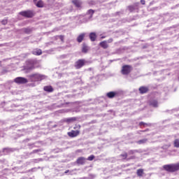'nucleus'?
I'll use <instances>...</instances> for the list:
<instances>
[{"label": "nucleus", "mask_w": 179, "mask_h": 179, "mask_svg": "<svg viewBox=\"0 0 179 179\" xmlns=\"http://www.w3.org/2000/svg\"><path fill=\"white\" fill-rule=\"evenodd\" d=\"M27 78L28 82H33L34 83L36 82H41V80H44V79L47 78V76L44 74H40L38 73H35L29 75Z\"/></svg>", "instance_id": "f257e3e1"}, {"label": "nucleus", "mask_w": 179, "mask_h": 179, "mask_svg": "<svg viewBox=\"0 0 179 179\" xmlns=\"http://www.w3.org/2000/svg\"><path fill=\"white\" fill-rule=\"evenodd\" d=\"M162 170L166 173H176L179 171V162L176 164H165L162 166Z\"/></svg>", "instance_id": "f03ea898"}, {"label": "nucleus", "mask_w": 179, "mask_h": 179, "mask_svg": "<svg viewBox=\"0 0 179 179\" xmlns=\"http://www.w3.org/2000/svg\"><path fill=\"white\" fill-rule=\"evenodd\" d=\"M34 65H36V61L28 59L25 62V65L23 66V70L25 71L26 73H29L36 68Z\"/></svg>", "instance_id": "7ed1b4c3"}, {"label": "nucleus", "mask_w": 179, "mask_h": 179, "mask_svg": "<svg viewBox=\"0 0 179 179\" xmlns=\"http://www.w3.org/2000/svg\"><path fill=\"white\" fill-rule=\"evenodd\" d=\"M131 71H134V67L129 64H125L122 66L121 73L122 75L127 76Z\"/></svg>", "instance_id": "20e7f679"}, {"label": "nucleus", "mask_w": 179, "mask_h": 179, "mask_svg": "<svg viewBox=\"0 0 179 179\" xmlns=\"http://www.w3.org/2000/svg\"><path fill=\"white\" fill-rule=\"evenodd\" d=\"M85 65H87V61L85 59H80L75 62L74 67L76 69H80Z\"/></svg>", "instance_id": "39448f33"}, {"label": "nucleus", "mask_w": 179, "mask_h": 179, "mask_svg": "<svg viewBox=\"0 0 179 179\" xmlns=\"http://www.w3.org/2000/svg\"><path fill=\"white\" fill-rule=\"evenodd\" d=\"M19 15L23 16L24 17H27L28 19H30L34 16V11L30 10H24L20 12Z\"/></svg>", "instance_id": "423d86ee"}, {"label": "nucleus", "mask_w": 179, "mask_h": 179, "mask_svg": "<svg viewBox=\"0 0 179 179\" xmlns=\"http://www.w3.org/2000/svg\"><path fill=\"white\" fill-rule=\"evenodd\" d=\"M13 82L17 83V85H26L29 83V79L24 77H17L14 79Z\"/></svg>", "instance_id": "0eeeda50"}, {"label": "nucleus", "mask_w": 179, "mask_h": 179, "mask_svg": "<svg viewBox=\"0 0 179 179\" xmlns=\"http://www.w3.org/2000/svg\"><path fill=\"white\" fill-rule=\"evenodd\" d=\"M120 96H121V92L118 91H111L106 93V97L108 99H114V97H120Z\"/></svg>", "instance_id": "6e6552de"}, {"label": "nucleus", "mask_w": 179, "mask_h": 179, "mask_svg": "<svg viewBox=\"0 0 179 179\" xmlns=\"http://www.w3.org/2000/svg\"><path fill=\"white\" fill-rule=\"evenodd\" d=\"M87 15H90V16L88 17V18L84 17L83 19V22H88L89 20H90V19L93 17V15H94V10L92 9L88 10L87 12Z\"/></svg>", "instance_id": "1a4fd4ad"}, {"label": "nucleus", "mask_w": 179, "mask_h": 179, "mask_svg": "<svg viewBox=\"0 0 179 179\" xmlns=\"http://www.w3.org/2000/svg\"><path fill=\"white\" fill-rule=\"evenodd\" d=\"M80 134V131L79 130H71L70 132H68V135L70 136V138H76Z\"/></svg>", "instance_id": "9d476101"}, {"label": "nucleus", "mask_w": 179, "mask_h": 179, "mask_svg": "<svg viewBox=\"0 0 179 179\" xmlns=\"http://www.w3.org/2000/svg\"><path fill=\"white\" fill-rule=\"evenodd\" d=\"M128 9L129 12H135V10H138L139 9V3H136L133 6H129Z\"/></svg>", "instance_id": "9b49d317"}, {"label": "nucleus", "mask_w": 179, "mask_h": 179, "mask_svg": "<svg viewBox=\"0 0 179 179\" xmlns=\"http://www.w3.org/2000/svg\"><path fill=\"white\" fill-rule=\"evenodd\" d=\"M138 92L140 94H145L149 92V87H145V86H141L138 89Z\"/></svg>", "instance_id": "f8f14e48"}, {"label": "nucleus", "mask_w": 179, "mask_h": 179, "mask_svg": "<svg viewBox=\"0 0 179 179\" xmlns=\"http://www.w3.org/2000/svg\"><path fill=\"white\" fill-rule=\"evenodd\" d=\"M13 152H15V149L10 148H5L2 150L3 155H9V153H12Z\"/></svg>", "instance_id": "ddd939ff"}, {"label": "nucleus", "mask_w": 179, "mask_h": 179, "mask_svg": "<svg viewBox=\"0 0 179 179\" xmlns=\"http://www.w3.org/2000/svg\"><path fill=\"white\" fill-rule=\"evenodd\" d=\"M149 105L154 108H157L159 107V102L156 99H152L149 101Z\"/></svg>", "instance_id": "4468645a"}, {"label": "nucleus", "mask_w": 179, "mask_h": 179, "mask_svg": "<svg viewBox=\"0 0 179 179\" xmlns=\"http://www.w3.org/2000/svg\"><path fill=\"white\" fill-rule=\"evenodd\" d=\"M72 3L76 8H82V4L83 3L80 0H73Z\"/></svg>", "instance_id": "2eb2a0df"}, {"label": "nucleus", "mask_w": 179, "mask_h": 179, "mask_svg": "<svg viewBox=\"0 0 179 179\" xmlns=\"http://www.w3.org/2000/svg\"><path fill=\"white\" fill-rule=\"evenodd\" d=\"M99 45L103 50H107V48H108V43H107V41H103L100 42Z\"/></svg>", "instance_id": "dca6fc26"}, {"label": "nucleus", "mask_w": 179, "mask_h": 179, "mask_svg": "<svg viewBox=\"0 0 179 179\" xmlns=\"http://www.w3.org/2000/svg\"><path fill=\"white\" fill-rule=\"evenodd\" d=\"M43 90L48 93H52V92H54V88L51 85H47L43 87Z\"/></svg>", "instance_id": "f3484780"}, {"label": "nucleus", "mask_w": 179, "mask_h": 179, "mask_svg": "<svg viewBox=\"0 0 179 179\" xmlns=\"http://www.w3.org/2000/svg\"><path fill=\"white\" fill-rule=\"evenodd\" d=\"M85 162H86V158L83 157H78L76 161V163L78 164H81V165L85 164Z\"/></svg>", "instance_id": "a211bd4d"}, {"label": "nucleus", "mask_w": 179, "mask_h": 179, "mask_svg": "<svg viewBox=\"0 0 179 179\" xmlns=\"http://www.w3.org/2000/svg\"><path fill=\"white\" fill-rule=\"evenodd\" d=\"M90 40H91V41H96V38H97V35L96 34L95 32H91L90 34Z\"/></svg>", "instance_id": "6ab92c4d"}, {"label": "nucleus", "mask_w": 179, "mask_h": 179, "mask_svg": "<svg viewBox=\"0 0 179 179\" xmlns=\"http://www.w3.org/2000/svg\"><path fill=\"white\" fill-rule=\"evenodd\" d=\"M22 31H24L25 34H31V32L33 31V28H30V27L23 28Z\"/></svg>", "instance_id": "aec40b11"}, {"label": "nucleus", "mask_w": 179, "mask_h": 179, "mask_svg": "<svg viewBox=\"0 0 179 179\" xmlns=\"http://www.w3.org/2000/svg\"><path fill=\"white\" fill-rule=\"evenodd\" d=\"M85 34H81L77 37V41L78 43H82L83 41V39L85 38Z\"/></svg>", "instance_id": "412c9836"}, {"label": "nucleus", "mask_w": 179, "mask_h": 179, "mask_svg": "<svg viewBox=\"0 0 179 179\" xmlns=\"http://www.w3.org/2000/svg\"><path fill=\"white\" fill-rule=\"evenodd\" d=\"M87 51H89V48L87 47V45L86 43L83 44V48H82V52H84V54L87 53Z\"/></svg>", "instance_id": "4be33fe9"}, {"label": "nucleus", "mask_w": 179, "mask_h": 179, "mask_svg": "<svg viewBox=\"0 0 179 179\" xmlns=\"http://www.w3.org/2000/svg\"><path fill=\"white\" fill-rule=\"evenodd\" d=\"M148 143V138H143L141 140L136 141V143L138 145H145V143Z\"/></svg>", "instance_id": "5701e85b"}, {"label": "nucleus", "mask_w": 179, "mask_h": 179, "mask_svg": "<svg viewBox=\"0 0 179 179\" xmlns=\"http://www.w3.org/2000/svg\"><path fill=\"white\" fill-rule=\"evenodd\" d=\"M36 6H37V8H43L44 7V2H43L42 0H39L36 3Z\"/></svg>", "instance_id": "b1692460"}, {"label": "nucleus", "mask_w": 179, "mask_h": 179, "mask_svg": "<svg viewBox=\"0 0 179 179\" xmlns=\"http://www.w3.org/2000/svg\"><path fill=\"white\" fill-rule=\"evenodd\" d=\"M136 174L138 177H142V176H143V169H138Z\"/></svg>", "instance_id": "393cba45"}, {"label": "nucleus", "mask_w": 179, "mask_h": 179, "mask_svg": "<svg viewBox=\"0 0 179 179\" xmlns=\"http://www.w3.org/2000/svg\"><path fill=\"white\" fill-rule=\"evenodd\" d=\"M34 55H41L43 51L41 49L37 50L36 51L33 52Z\"/></svg>", "instance_id": "a878e982"}, {"label": "nucleus", "mask_w": 179, "mask_h": 179, "mask_svg": "<svg viewBox=\"0 0 179 179\" xmlns=\"http://www.w3.org/2000/svg\"><path fill=\"white\" fill-rule=\"evenodd\" d=\"M76 120V118H75V117H69V118L64 119V122H72L75 121Z\"/></svg>", "instance_id": "bb28decb"}, {"label": "nucleus", "mask_w": 179, "mask_h": 179, "mask_svg": "<svg viewBox=\"0 0 179 179\" xmlns=\"http://www.w3.org/2000/svg\"><path fill=\"white\" fill-rule=\"evenodd\" d=\"M173 146H174V148H179V139L178 138L175 139V141L173 142Z\"/></svg>", "instance_id": "cd10ccee"}, {"label": "nucleus", "mask_w": 179, "mask_h": 179, "mask_svg": "<svg viewBox=\"0 0 179 179\" xmlns=\"http://www.w3.org/2000/svg\"><path fill=\"white\" fill-rule=\"evenodd\" d=\"M135 153H138V150H131L128 152V155H135Z\"/></svg>", "instance_id": "c85d7f7f"}, {"label": "nucleus", "mask_w": 179, "mask_h": 179, "mask_svg": "<svg viewBox=\"0 0 179 179\" xmlns=\"http://www.w3.org/2000/svg\"><path fill=\"white\" fill-rule=\"evenodd\" d=\"M120 157H123V160H125L127 157H128V154L127 152H124V154H121Z\"/></svg>", "instance_id": "c756f323"}, {"label": "nucleus", "mask_w": 179, "mask_h": 179, "mask_svg": "<svg viewBox=\"0 0 179 179\" xmlns=\"http://www.w3.org/2000/svg\"><path fill=\"white\" fill-rule=\"evenodd\" d=\"M5 135H6L5 134V130H1L0 131V138H4L5 137Z\"/></svg>", "instance_id": "7c9ffc66"}, {"label": "nucleus", "mask_w": 179, "mask_h": 179, "mask_svg": "<svg viewBox=\"0 0 179 179\" xmlns=\"http://www.w3.org/2000/svg\"><path fill=\"white\" fill-rule=\"evenodd\" d=\"M38 152H41V149L34 150L32 152H31L29 153V155H33L34 153H38Z\"/></svg>", "instance_id": "2f4dec72"}, {"label": "nucleus", "mask_w": 179, "mask_h": 179, "mask_svg": "<svg viewBox=\"0 0 179 179\" xmlns=\"http://www.w3.org/2000/svg\"><path fill=\"white\" fill-rule=\"evenodd\" d=\"M122 13H123L122 11H117L113 14V16L115 17L120 16V15H122Z\"/></svg>", "instance_id": "473e14b6"}, {"label": "nucleus", "mask_w": 179, "mask_h": 179, "mask_svg": "<svg viewBox=\"0 0 179 179\" xmlns=\"http://www.w3.org/2000/svg\"><path fill=\"white\" fill-rule=\"evenodd\" d=\"M94 156L93 155H92L90 157H88L87 160H89L90 162H92V160H94Z\"/></svg>", "instance_id": "72a5a7b5"}, {"label": "nucleus", "mask_w": 179, "mask_h": 179, "mask_svg": "<svg viewBox=\"0 0 179 179\" xmlns=\"http://www.w3.org/2000/svg\"><path fill=\"white\" fill-rule=\"evenodd\" d=\"M59 38L62 41V43H64V36L63 35L59 36Z\"/></svg>", "instance_id": "f704fd0d"}, {"label": "nucleus", "mask_w": 179, "mask_h": 179, "mask_svg": "<svg viewBox=\"0 0 179 179\" xmlns=\"http://www.w3.org/2000/svg\"><path fill=\"white\" fill-rule=\"evenodd\" d=\"M28 146L29 149H33V148L34 147V143H29Z\"/></svg>", "instance_id": "c9c22d12"}, {"label": "nucleus", "mask_w": 179, "mask_h": 179, "mask_svg": "<svg viewBox=\"0 0 179 179\" xmlns=\"http://www.w3.org/2000/svg\"><path fill=\"white\" fill-rule=\"evenodd\" d=\"M145 124H146V123H145V122H140L139 124H138V125H139L140 127H142V125H143V126L145 127Z\"/></svg>", "instance_id": "e433bc0d"}, {"label": "nucleus", "mask_w": 179, "mask_h": 179, "mask_svg": "<svg viewBox=\"0 0 179 179\" xmlns=\"http://www.w3.org/2000/svg\"><path fill=\"white\" fill-rule=\"evenodd\" d=\"M107 41V43H113V41H114V39H113L112 38H109L108 41Z\"/></svg>", "instance_id": "4c0bfd02"}, {"label": "nucleus", "mask_w": 179, "mask_h": 179, "mask_svg": "<svg viewBox=\"0 0 179 179\" xmlns=\"http://www.w3.org/2000/svg\"><path fill=\"white\" fill-rule=\"evenodd\" d=\"M1 23H2V24H6L8 23V21L6 20H3L1 21Z\"/></svg>", "instance_id": "58836bf2"}, {"label": "nucleus", "mask_w": 179, "mask_h": 179, "mask_svg": "<svg viewBox=\"0 0 179 179\" xmlns=\"http://www.w3.org/2000/svg\"><path fill=\"white\" fill-rule=\"evenodd\" d=\"M134 159H135V156H131V157L127 158V160H134Z\"/></svg>", "instance_id": "ea45409f"}, {"label": "nucleus", "mask_w": 179, "mask_h": 179, "mask_svg": "<svg viewBox=\"0 0 179 179\" xmlns=\"http://www.w3.org/2000/svg\"><path fill=\"white\" fill-rule=\"evenodd\" d=\"M115 61H118V59H113V60H109V64H111L112 62H115Z\"/></svg>", "instance_id": "a19ab883"}, {"label": "nucleus", "mask_w": 179, "mask_h": 179, "mask_svg": "<svg viewBox=\"0 0 179 179\" xmlns=\"http://www.w3.org/2000/svg\"><path fill=\"white\" fill-rule=\"evenodd\" d=\"M141 5H145V0H141Z\"/></svg>", "instance_id": "79ce46f5"}, {"label": "nucleus", "mask_w": 179, "mask_h": 179, "mask_svg": "<svg viewBox=\"0 0 179 179\" xmlns=\"http://www.w3.org/2000/svg\"><path fill=\"white\" fill-rule=\"evenodd\" d=\"M7 72H8V70H6V69H3L2 71V73H7Z\"/></svg>", "instance_id": "37998d69"}, {"label": "nucleus", "mask_w": 179, "mask_h": 179, "mask_svg": "<svg viewBox=\"0 0 179 179\" xmlns=\"http://www.w3.org/2000/svg\"><path fill=\"white\" fill-rule=\"evenodd\" d=\"M74 111L75 113H79L80 110H79V108H76Z\"/></svg>", "instance_id": "c03bdc74"}, {"label": "nucleus", "mask_w": 179, "mask_h": 179, "mask_svg": "<svg viewBox=\"0 0 179 179\" xmlns=\"http://www.w3.org/2000/svg\"><path fill=\"white\" fill-rule=\"evenodd\" d=\"M145 125L147 127H152V124L151 123H145Z\"/></svg>", "instance_id": "a18cd8bd"}, {"label": "nucleus", "mask_w": 179, "mask_h": 179, "mask_svg": "<svg viewBox=\"0 0 179 179\" xmlns=\"http://www.w3.org/2000/svg\"><path fill=\"white\" fill-rule=\"evenodd\" d=\"M29 86H31L32 87H34V86H36V85H34V83H31V84L29 85Z\"/></svg>", "instance_id": "49530a36"}, {"label": "nucleus", "mask_w": 179, "mask_h": 179, "mask_svg": "<svg viewBox=\"0 0 179 179\" xmlns=\"http://www.w3.org/2000/svg\"><path fill=\"white\" fill-rule=\"evenodd\" d=\"M90 3H91V5H94L95 4L94 1H91Z\"/></svg>", "instance_id": "de8ad7c7"}, {"label": "nucleus", "mask_w": 179, "mask_h": 179, "mask_svg": "<svg viewBox=\"0 0 179 179\" xmlns=\"http://www.w3.org/2000/svg\"><path fill=\"white\" fill-rule=\"evenodd\" d=\"M177 6H178V5H176L175 6H173V7H171V9H176L177 8Z\"/></svg>", "instance_id": "09e8293b"}, {"label": "nucleus", "mask_w": 179, "mask_h": 179, "mask_svg": "<svg viewBox=\"0 0 179 179\" xmlns=\"http://www.w3.org/2000/svg\"><path fill=\"white\" fill-rule=\"evenodd\" d=\"M68 173H69V170H66V171L64 172V174H68Z\"/></svg>", "instance_id": "8fccbe9b"}, {"label": "nucleus", "mask_w": 179, "mask_h": 179, "mask_svg": "<svg viewBox=\"0 0 179 179\" xmlns=\"http://www.w3.org/2000/svg\"><path fill=\"white\" fill-rule=\"evenodd\" d=\"M0 163H5V159L0 160Z\"/></svg>", "instance_id": "3c124183"}, {"label": "nucleus", "mask_w": 179, "mask_h": 179, "mask_svg": "<svg viewBox=\"0 0 179 179\" xmlns=\"http://www.w3.org/2000/svg\"><path fill=\"white\" fill-rule=\"evenodd\" d=\"M57 127H58V125L55 124V125L52 127V128H57Z\"/></svg>", "instance_id": "603ef678"}, {"label": "nucleus", "mask_w": 179, "mask_h": 179, "mask_svg": "<svg viewBox=\"0 0 179 179\" xmlns=\"http://www.w3.org/2000/svg\"><path fill=\"white\" fill-rule=\"evenodd\" d=\"M3 155V153L2 152V151L0 150V156Z\"/></svg>", "instance_id": "864d4df0"}, {"label": "nucleus", "mask_w": 179, "mask_h": 179, "mask_svg": "<svg viewBox=\"0 0 179 179\" xmlns=\"http://www.w3.org/2000/svg\"><path fill=\"white\" fill-rule=\"evenodd\" d=\"M148 131H149V129L143 130V132H148Z\"/></svg>", "instance_id": "5fc2aeb1"}, {"label": "nucleus", "mask_w": 179, "mask_h": 179, "mask_svg": "<svg viewBox=\"0 0 179 179\" xmlns=\"http://www.w3.org/2000/svg\"><path fill=\"white\" fill-rule=\"evenodd\" d=\"M101 38H106V36H103L101 37Z\"/></svg>", "instance_id": "6e6d98bb"}, {"label": "nucleus", "mask_w": 179, "mask_h": 179, "mask_svg": "<svg viewBox=\"0 0 179 179\" xmlns=\"http://www.w3.org/2000/svg\"><path fill=\"white\" fill-rule=\"evenodd\" d=\"M3 44H0V47H3Z\"/></svg>", "instance_id": "4d7b16f0"}, {"label": "nucleus", "mask_w": 179, "mask_h": 179, "mask_svg": "<svg viewBox=\"0 0 179 179\" xmlns=\"http://www.w3.org/2000/svg\"><path fill=\"white\" fill-rule=\"evenodd\" d=\"M34 2H37V0H34Z\"/></svg>", "instance_id": "13d9d810"}, {"label": "nucleus", "mask_w": 179, "mask_h": 179, "mask_svg": "<svg viewBox=\"0 0 179 179\" xmlns=\"http://www.w3.org/2000/svg\"><path fill=\"white\" fill-rule=\"evenodd\" d=\"M27 141H30V139L27 138Z\"/></svg>", "instance_id": "bf43d9fd"}, {"label": "nucleus", "mask_w": 179, "mask_h": 179, "mask_svg": "<svg viewBox=\"0 0 179 179\" xmlns=\"http://www.w3.org/2000/svg\"><path fill=\"white\" fill-rule=\"evenodd\" d=\"M0 66H1V62H0Z\"/></svg>", "instance_id": "052dcab7"}]
</instances>
